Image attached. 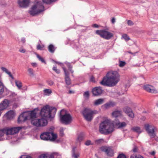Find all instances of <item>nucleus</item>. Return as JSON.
I'll return each instance as SVG.
<instances>
[{"label":"nucleus","mask_w":158,"mask_h":158,"mask_svg":"<svg viewBox=\"0 0 158 158\" xmlns=\"http://www.w3.org/2000/svg\"><path fill=\"white\" fill-rule=\"evenodd\" d=\"M56 111V108L50 107L49 106L47 105L41 109L40 113V116L44 118L32 120L31 123L37 127L45 126L48 123L47 121L46 118H53Z\"/></svg>","instance_id":"obj_1"},{"label":"nucleus","mask_w":158,"mask_h":158,"mask_svg":"<svg viewBox=\"0 0 158 158\" xmlns=\"http://www.w3.org/2000/svg\"><path fill=\"white\" fill-rule=\"evenodd\" d=\"M113 131L114 124L110 120H106L100 125L99 131L102 134L108 135Z\"/></svg>","instance_id":"obj_2"},{"label":"nucleus","mask_w":158,"mask_h":158,"mask_svg":"<svg viewBox=\"0 0 158 158\" xmlns=\"http://www.w3.org/2000/svg\"><path fill=\"white\" fill-rule=\"evenodd\" d=\"M44 6L41 1L36 2L31 7L29 10V13L32 16H34L44 10Z\"/></svg>","instance_id":"obj_3"},{"label":"nucleus","mask_w":158,"mask_h":158,"mask_svg":"<svg viewBox=\"0 0 158 158\" xmlns=\"http://www.w3.org/2000/svg\"><path fill=\"white\" fill-rule=\"evenodd\" d=\"M81 113L85 120L90 122L93 118V115L97 114L98 111L96 110H92L89 108H85L81 111Z\"/></svg>","instance_id":"obj_4"},{"label":"nucleus","mask_w":158,"mask_h":158,"mask_svg":"<svg viewBox=\"0 0 158 158\" xmlns=\"http://www.w3.org/2000/svg\"><path fill=\"white\" fill-rule=\"evenodd\" d=\"M107 77L113 86L115 85L120 80V75L116 71H111L107 74Z\"/></svg>","instance_id":"obj_5"},{"label":"nucleus","mask_w":158,"mask_h":158,"mask_svg":"<svg viewBox=\"0 0 158 158\" xmlns=\"http://www.w3.org/2000/svg\"><path fill=\"white\" fill-rule=\"evenodd\" d=\"M40 138L41 139L45 140L54 141L57 138V135L52 132H46L41 134Z\"/></svg>","instance_id":"obj_6"},{"label":"nucleus","mask_w":158,"mask_h":158,"mask_svg":"<svg viewBox=\"0 0 158 158\" xmlns=\"http://www.w3.org/2000/svg\"><path fill=\"white\" fill-rule=\"evenodd\" d=\"M64 110H61L60 113V118L61 123L67 125L70 123L72 121V117L69 114H62V113L64 112Z\"/></svg>","instance_id":"obj_7"},{"label":"nucleus","mask_w":158,"mask_h":158,"mask_svg":"<svg viewBox=\"0 0 158 158\" xmlns=\"http://www.w3.org/2000/svg\"><path fill=\"white\" fill-rule=\"evenodd\" d=\"M144 127L151 139L154 138L156 137V134L155 131L156 127L154 126L147 124H145Z\"/></svg>","instance_id":"obj_8"},{"label":"nucleus","mask_w":158,"mask_h":158,"mask_svg":"<svg viewBox=\"0 0 158 158\" xmlns=\"http://www.w3.org/2000/svg\"><path fill=\"white\" fill-rule=\"evenodd\" d=\"M96 33L100 35L102 38L106 40L110 39L113 36L112 33L105 30H97Z\"/></svg>","instance_id":"obj_9"},{"label":"nucleus","mask_w":158,"mask_h":158,"mask_svg":"<svg viewBox=\"0 0 158 158\" xmlns=\"http://www.w3.org/2000/svg\"><path fill=\"white\" fill-rule=\"evenodd\" d=\"M101 150L105 152L107 156H112L114 155L113 150L110 147L102 146L100 148Z\"/></svg>","instance_id":"obj_10"},{"label":"nucleus","mask_w":158,"mask_h":158,"mask_svg":"<svg viewBox=\"0 0 158 158\" xmlns=\"http://www.w3.org/2000/svg\"><path fill=\"white\" fill-rule=\"evenodd\" d=\"M101 150L105 152L107 156H112L114 155L113 150L110 147L102 146L100 148Z\"/></svg>","instance_id":"obj_11"},{"label":"nucleus","mask_w":158,"mask_h":158,"mask_svg":"<svg viewBox=\"0 0 158 158\" xmlns=\"http://www.w3.org/2000/svg\"><path fill=\"white\" fill-rule=\"evenodd\" d=\"M22 128L21 127H16L7 129L6 130V134L7 135H13L18 133Z\"/></svg>","instance_id":"obj_12"},{"label":"nucleus","mask_w":158,"mask_h":158,"mask_svg":"<svg viewBox=\"0 0 158 158\" xmlns=\"http://www.w3.org/2000/svg\"><path fill=\"white\" fill-rule=\"evenodd\" d=\"M27 113L24 112L21 114L18 118V122L19 123H21L22 122H24L27 119H29V117L27 115Z\"/></svg>","instance_id":"obj_13"},{"label":"nucleus","mask_w":158,"mask_h":158,"mask_svg":"<svg viewBox=\"0 0 158 158\" xmlns=\"http://www.w3.org/2000/svg\"><path fill=\"white\" fill-rule=\"evenodd\" d=\"M18 3L20 7L26 8L29 6L30 0H19Z\"/></svg>","instance_id":"obj_14"},{"label":"nucleus","mask_w":158,"mask_h":158,"mask_svg":"<svg viewBox=\"0 0 158 158\" xmlns=\"http://www.w3.org/2000/svg\"><path fill=\"white\" fill-rule=\"evenodd\" d=\"M103 90L101 87H97L94 88L92 90V93L94 96H97L101 95Z\"/></svg>","instance_id":"obj_15"},{"label":"nucleus","mask_w":158,"mask_h":158,"mask_svg":"<svg viewBox=\"0 0 158 158\" xmlns=\"http://www.w3.org/2000/svg\"><path fill=\"white\" fill-rule=\"evenodd\" d=\"M144 89L148 92L152 93H156L157 91L152 86L148 85H145L143 86Z\"/></svg>","instance_id":"obj_16"},{"label":"nucleus","mask_w":158,"mask_h":158,"mask_svg":"<svg viewBox=\"0 0 158 158\" xmlns=\"http://www.w3.org/2000/svg\"><path fill=\"white\" fill-rule=\"evenodd\" d=\"M63 70L64 73L65 81L66 85H70L71 83V80L69 77V73L67 71L65 68L62 66Z\"/></svg>","instance_id":"obj_17"},{"label":"nucleus","mask_w":158,"mask_h":158,"mask_svg":"<svg viewBox=\"0 0 158 158\" xmlns=\"http://www.w3.org/2000/svg\"><path fill=\"white\" fill-rule=\"evenodd\" d=\"M123 110L125 113L127 114L129 117L133 118L134 117V114L131 109L129 107H125L123 108Z\"/></svg>","instance_id":"obj_18"},{"label":"nucleus","mask_w":158,"mask_h":158,"mask_svg":"<svg viewBox=\"0 0 158 158\" xmlns=\"http://www.w3.org/2000/svg\"><path fill=\"white\" fill-rule=\"evenodd\" d=\"M108 80L109 79L107 76V77H104L100 83L101 85L105 86H113L110 81H108Z\"/></svg>","instance_id":"obj_19"},{"label":"nucleus","mask_w":158,"mask_h":158,"mask_svg":"<svg viewBox=\"0 0 158 158\" xmlns=\"http://www.w3.org/2000/svg\"><path fill=\"white\" fill-rule=\"evenodd\" d=\"M112 123H113L114 124V126L115 125L117 126L118 128L125 127L126 125V124L125 122L120 123L117 119H116L115 121H113Z\"/></svg>","instance_id":"obj_20"},{"label":"nucleus","mask_w":158,"mask_h":158,"mask_svg":"<svg viewBox=\"0 0 158 158\" xmlns=\"http://www.w3.org/2000/svg\"><path fill=\"white\" fill-rule=\"evenodd\" d=\"M27 112V115L29 117V119H33L35 118L36 113L34 110H33L31 112Z\"/></svg>","instance_id":"obj_21"},{"label":"nucleus","mask_w":158,"mask_h":158,"mask_svg":"<svg viewBox=\"0 0 158 158\" xmlns=\"http://www.w3.org/2000/svg\"><path fill=\"white\" fill-rule=\"evenodd\" d=\"M7 118L10 119L13 118L14 116V112L13 110H10L7 112L6 114Z\"/></svg>","instance_id":"obj_22"},{"label":"nucleus","mask_w":158,"mask_h":158,"mask_svg":"<svg viewBox=\"0 0 158 158\" xmlns=\"http://www.w3.org/2000/svg\"><path fill=\"white\" fill-rule=\"evenodd\" d=\"M61 156L57 153H53L49 156V158H60Z\"/></svg>","instance_id":"obj_23"},{"label":"nucleus","mask_w":158,"mask_h":158,"mask_svg":"<svg viewBox=\"0 0 158 158\" xmlns=\"http://www.w3.org/2000/svg\"><path fill=\"white\" fill-rule=\"evenodd\" d=\"M48 48V51L50 52L51 53H53L54 52L56 48L53 45L51 44L49 45Z\"/></svg>","instance_id":"obj_24"},{"label":"nucleus","mask_w":158,"mask_h":158,"mask_svg":"<svg viewBox=\"0 0 158 158\" xmlns=\"http://www.w3.org/2000/svg\"><path fill=\"white\" fill-rule=\"evenodd\" d=\"M1 69L2 71L7 74L12 79H13L14 78L13 76L11 74V73L9 72L6 68L4 67H1Z\"/></svg>","instance_id":"obj_25"},{"label":"nucleus","mask_w":158,"mask_h":158,"mask_svg":"<svg viewBox=\"0 0 158 158\" xmlns=\"http://www.w3.org/2000/svg\"><path fill=\"white\" fill-rule=\"evenodd\" d=\"M104 100L102 98H100L96 100L94 103L95 105L97 106L100 104H101L103 103Z\"/></svg>","instance_id":"obj_26"},{"label":"nucleus","mask_w":158,"mask_h":158,"mask_svg":"<svg viewBox=\"0 0 158 158\" xmlns=\"http://www.w3.org/2000/svg\"><path fill=\"white\" fill-rule=\"evenodd\" d=\"M131 130L139 134H140L142 132L140 130V128L138 127H133L131 128Z\"/></svg>","instance_id":"obj_27"},{"label":"nucleus","mask_w":158,"mask_h":158,"mask_svg":"<svg viewBox=\"0 0 158 158\" xmlns=\"http://www.w3.org/2000/svg\"><path fill=\"white\" fill-rule=\"evenodd\" d=\"M121 114V112L120 111L117 110L113 112L112 113V116L115 117H117Z\"/></svg>","instance_id":"obj_28"},{"label":"nucleus","mask_w":158,"mask_h":158,"mask_svg":"<svg viewBox=\"0 0 158 158\" xmlns=\"http://www.w3.org/2000/svg\"><path fill=\"white\" fill-rule=\"evenodd\" d=\"M4 87V85L2 81L0 80V95L2 94L3 93Z\"/></svg>","instance_id":"obj_29"},{"label":"nucleus","mask_w":158,"mask_h":158,"mask_svg":"<svg viewBox=\"0 0 158 158\" xmlns=\"http://www.w3.org/2000/svg\"><path fill=\"white\" fill-rule=\"evenodd\" d=\"M84 138V135L83 133H81L78 136L77 140L80 142L82 141Z\"/></svg>","instance_id":"obj_30"},{"label":"nucleus","mask_w":158,"mask_h":158,"mask_svg":"<svg viewBox=\"0 0 158 158\" xmlns=\"http://www.w3.org/2000/svg\"><path fill=\"white\" fill-rule=\"evenodd\" d=\"M57 0H42L43 2L47 4H51L52 2L56 1Z\"/></svg>","instance_id":"obj_31"},{"label":"nucleus","mask_w":158,"mask_h":158,"mask_svg":"<svg viewBox=\"0 0 158 158\" xmlns=\"http://www.w3.org/2000/svg\"><path fill=\"white\" fill-rule=\"evenodd\" d=\"M15 83L16 85L18 87L19 89H21L22 86V83L19 81H15Z\"/></svg>","instance_id":"obj_32"},{"label":"nucleus","mask_w":158,"mask_h":158,"mask_svg":"<svg viewBox=\"0 0 158 158\" xmlns=\"http://www.w3.org/2000/svg\"><path fill=\"white\" fill-rule=\"evenodd\" d=\"M27 71L31 76H33L34 75V71L33 69L31 68H29L28 69Z\"/></svg>","instance_id":"obj_33"},{"label":"nucleus","mask_w":158,"mask_h":158,"mask_svg":"<svg viewBox=\"0 0 158 158\" xmlns=\"http://www.w3.org/2000/svg\"><path fill=\"white\" fill-rule=\"evenodd\" d=\"M44 47V45L43 44L40 45L39 44H38L37 46V49L39 50H43Z\"/></svg>","instance_id":"obj_34"},{"label":"nucleus","mask_w":158,"mask_h":158,"mask_svg":"<svg viewBox=\"0 0 158 158\" xmlns=\"http://www.w3.org/2000/svg\"><path fill=\"white\" fill-rule=\"evenodd\" d=\"M49 155L48 154H42L40 155L39 157V158H47L48 157L49 158Z\"/></svg>","instance_id":"obj_35"},{"label":"nucleus","mask_w":158,"mask_h":158,"mask_svg":"<svg viewBox=\"0 0 158 158\" xmlns=\"http://www.w3.org/2000/svg\"><path fill=\"white\" fill-rule=\"evenodd\" d=\"M36 56L37 58L39 59V60L40 61L46 64V62L43 58L40 56L38 54H37Z\"/></svg>","instance_id":"obj_36"},{"label":"nucleus","mask_w":158,"mask_h":158,"mask_svg":"<svg viewBox=\"0 0 158 158\" xmlns=\"http://www.w3.org/2000/svg\"><path fill=\"white\" fill-rule=\"evenodd\" d=\"M122 37L127 41H128L130 39L129 37L126 34H125L123 35Z\"/></svg>","instance_id":"obj_37"},{"label":"nucleus","mask_w":158,"mask_h":158,"mask_svg":"<svg viewBox=\"0 0 158 158\" xmlns=\"http://www.w3.org/2000/svg\"><path fill=\"white\" fill-rule=\"evenodd\" d=\"M44 93L46 94H48L49 95L50 94L52 93V91L50 89H45L44 90Z\"/></svg>","instance_id":"obj_38"},{"label":"nucleus","mask_w":158,"mask_h":158,"mask_svg":"<svg viewBox=\"0 0 158 158\" xmlns=\"http://www.w3.org/2000/svg\"><path fill=\"white\" fill-rule=\"evenodd\" d=\"M119 65L120 67H122L125 66L126 63L125 62L122 61H119Z\"/></svg>","instance_id":"obj_39"},{"label":"nucleus","mask_w":158,"mask_h":158,"mask_svg":"<svg viewBox=\"0 0 158 158\" xmlns=\"http://www.w3.org/2000/svg\"><path fill=\"white\" fill-rule=\"evenodd\" d=\"M67 66L68 67L69 70L72 73H73V71L72 70V66L69 63L67 64Z\"/></svg>","instance_id":"obj_40"},{"label":"nucleus","mask_w":158,"mask_h":158,"mask_svg":"<svg viewBox=\"0 0 158 158\" xmlns=\"http://www.w3.org/2000/svg\"><path fill=\"white\" fill-rule=\"evenodd\" d=\"M130 158H144L142 156L140 155L137 156L135 155H132L130 157Z\"/></svg>","instance_id":"obj_41"},{"label":"nucleus","mask_w":158,"mask_h":158,"mask_svg":"<svg viewBox=\"0 0 158 158\" xmlns=\"http://www.w3.org/2000/svg\"><path fill=\"white\" fill-rule=\"evenodd\" d=\"M117 158H126V156L123 153L119 154Z\"/></svg>","instance_id":"obj_42"},{"label":"nucleus","mask_w":158,"mask_h":158,"mask_svg":"<svg viewBox=\"0 0 158 158\" xmlns=\"http://www.w3.org/2000/svg\"><path fill=\"white\" fill-rule=\"evenodd\" d=\"M52 69L53 70L55 71L57 73L59 74L60 73V71L59 69H57L56 67H53L52 68Z\"/></svg>","instance_id":"obj_43"},{"label":"nucleus","mask_w":158,"mask_h":158,"mask_svg":"<svg viewBox=\"0 0 158 158\" xmlns=\"http://www.w3.org/2000/svg\"><path fill=\"white\" fill-rule=\"evenodd\" d=\"M84 96L86 98H88L89 96V92L88 91L85 92L84 93Z\"/></svg>","instance_id":"obj_44"},{"label":"nucleus","mask_w":158,"mask_h":158,"mask_svg":"<svg viewBox=\"0 0 158 158\" xmlns=\"http://www.w3.org/2000/svg\"><path fill=\"white\" fill-rule=\"evenodd\" d=\"M85 144L87 146H89L90 145H93V143H92L91 141L90 140H87L85 143Z\"/></svg>","instance_id":"obj_45"},{"label":"nucleus","mask_w":158,"mask_h":158,"mask_svg":"<svg viewBox=\"0 0 158 158\" xmlns=\"http://www.w3.org/2000/svg\"><path fill=\"white\" fill-rule=\"evenodd\" d=\"M111 106V104L110 103H106L103 106L106 109H107L109 108Z\"/></svg>","instance_id":"obj_46"},{"label":"nucleus","mask_w":158,"mask_h":158,"mask_svg":"<svg viewBox=\"0 0 158 158\" xmlns=\"http://www.w3.org/2000/svg\"><path fill=\"white\" fill-rule=\"evenodd\" d=\"M90 81L91 82H93L94 83H95L96 82V81H95V78L93 76H92L90 77Z\"/></svg>","instance_id":"obj_47"},{"label":"nucleus","mask_w":158,"mask_h":158,"mask_svg":"<svg viewBox=\"0 0 158 158\" xmlns=\"http://www.w3.org/2000/svg\"><path fill=\"white\" fill-rule=\"evenodd\" d=\"M79 156L80 154L79 153L77 154L73 153L72 155V157L74 158H78V157Z\"/></svg>","instance_id":"obj_48"},{"label":"nucleus","mask_w":158,"mask_h":158,"mask_svg":"<svg viewBox=\"0 0 158 158\" xmlns=\"http://www.w3.org/2000/svg\"><path fill=\"white\" fill-rule=\"evenodd\" d=\"M127 24L129 26H132L134 25V23L132 21L129 20L127 21Z\"/></svg>","instance_id":"obj_49"},{"label":"nucleus","mask_w":158,"mask_h":158,"mask_svg":"<svg viewBox=\"0 0 158 158\" xmlns=\"http://www.w3.org/2000/svg\"><path fill=\"white\" fill-rule=\"evenodd\" d=\"M103 141V139H99L98 140H97L95 141V143L97 144H99L102 141Z\"/></svg>","instance_id":"obj_50"},{"label":"nucleus","mask_w":158,"mask_h":158,"mask_svg":"<svg viewBox=\"0 0 158 158\" xmlns=\"http://www.w3.org/2000/svg\"><path fill=\"white\" fill-rule=\"evenodd\" d=\"M20 158H31V157L29 156L23 155L21 156Z\"/></svg>","instance_id":"obj_51"},{"label":"nucleus","mask_w":158,"mask_h":158,"mask_svg":"<svg viewBox=\"0 0 158 158\" xmlns=\"http://www.w3.org/2000/svg\"><path fill=\"white\" fill-rule=\"evenodd\" d=\"M60 136H63L64 135V131L63 129H61L60 132Z\"/></svg>","instance_id":"obj_52"},{"label":"nucleus","mask_w":158,"mask_h":158,"mask_svg":"<svg viewBox=\"0 0 158 158\" xmlns=\"http://www.w3.org/2000/svg\"><path fill=\"white\" fill-rule=\"evenodd\" d=\"M4 132L3 130H0V137H2L4 135Z\"/></svg>","instance_id":"obj_53"},{"label":"nucleus","mask_w":158,"mask_h":158,"mask_svg":"<svg viewBox=\"0 0 158 158\" xmlns=\"http://www.w3.org/2000/svg\"><path fill=\"white\" fill-rule=\"evenodd\" d=\"M48 84L50 85H53V82L52 81H47Z\"/></svg>","instance_id":"obj_54"},{"label":"nucleus","mask_w":158,"mask_h":158,"mask_svg":"<svg viewBox=\"0 0 158 158\" xmlns=\"http://www.w3.org/2000/svg\"><path fill=\"white\" fill-rule=\"evenodd\" d=\"M99 27V26L96 24H94L92 25V27L94 28H98Z\"/></svg>","instance_id":"obj_55"},{"label":"nucleus","mask_w":158,"mask_h":158,"mask_svg":"<svg viewBox=\"0 0 158 158\" xmlns=\"http://www.w3.org/2000/svg\"><path fill=\"white\" fill-rule=\"evenodd\" d=\"M31 64L33 67H36L37 66V64L35 63H31Z\"/></svg>","instance_id":"obj_56"},{"label":"nucleus","mask_w":158,"mask_h":158,"mask_svg":"<svg viewBox=\"0 0 158 158\" xmlns=\"http://www.w3.org/2000/svg\"><path fill=\"white\" fill-rule=\"evenodd\" d=\"M19 51L22 53H25V50L24 49H20Z\"/></svg>","instance_id":"obj_57"},{"label":"nucleus","mask_w":158,"mask_h":158,"mask_svg":"<svg viewBox=\"0 0 158 158\" xmlns=\"http://www.w3.org/2000/svg\"><path fill=\"white\" fill-rule=\"evenodd\" d=\"M75 148H73L72 149V154H73V153H75Z\"/></svg>","instance_id":"obj_58"},{"label":"nucleus","mask_w":158,"mask_h":158,"mask_svg":"<svg viewBox=\"0 0 158 158\" xmlns=\"http://www.w3.org/2000/svg\"><path fill=\"white\" fill-rule=\"evenodd\" d=\"M137 148L136 147H134L133 148V151L134 152H137Z\"/></svg>","instance_id":"obj_59"},{"label":"nucleus","mask_w":158,"mask_h":158,"mask_svg":"<svg viewBox=\"0 0 158 158\" xmlns=\"http://www.w3.org/2000/svg\"><path fill=\"white\" fill-rule=\"evenodd\" d=\"M115 22V19L114 18H113L111 19V22L112 23H114Z\"/></svg>","instance_id":"obj_60"},{"label":"nucleus","mask_w":158,"mask_h":158,"mask_svg":"<svg viewBox=\"0 0 158 158\" xmlns=\"http://www.w3.org/2000/svg\"><path fill=\"white\" fill-rule=\"evenodd\" d=\"M21 41L23 43H24L25 42V39L24 38H22L21 39Z\"/></svg>","instance_id":"obj_61"},{"label":"nucleus","mask_w":158,"mask_h":158,"mask_svg":"<svg viewBox=\"0 0 158 158\" xmlns=\"http://www.w3.org/2000/svg\"><path fill=\"white\" fill-rule=\"evenodd\" d=\"M74 93V92L72 90H69V94L73 93Z\"/></svg>","instance_id":"obj_62"},{"label":"nucleus","mask_w":158,"mask_h":158,"mask_svg":"<svg viewBox=\"0 0 158 158\" xmlns=\"http://www.w3.org/2000/svg\"><path fill=\"white\" fill-rule=\"evenodd\" d=\"M155 152L154 151H153L151 153V154L152 155H155Z\"/></svg>","instance_id":"obj_63"},{"label":"nucleus","mask_w":158,"mask_h":158,"mask_svg":"<svg viewBox=\"0 0 158 158\" xmlns=\"http://www.w3.org/2000/svg\"><path fill=\"white\" fill-rule=\"evenodd\" d=\"M54 61L55 62L56 64H62H62L61 63H60L59 62H57V61H54Z\"/></svg>","instance_id":"obj_64"}]
</instances>
